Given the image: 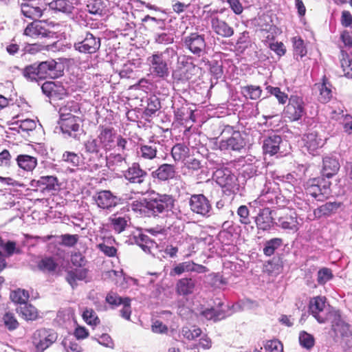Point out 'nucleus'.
<instances>
[{
    "label": "nucleus",
    "mask_w": 352,
    "mask_h": 352,
    "mask_svg": "<svg viewBox=\"0 0 352 352\" xmlns=\"http://www.w3.org/2000/svg\"><path fill=\"white\" fill-rule=\"evenodd\" d=\"M276 192L270 191V187L265 186L261 195L256 199L249 203V208L252 210V213H256V216L252 217L258 230L263 231L271 228L273 218L272 210L265 206L266 202L272 201L276 197Z\"/></svg>",
    "instance_id": "f257e3e1"
},
{
    "label": "nucleus",
    "mask_w": 352,
    "mask_h": 352,
    "mask_svg": "<svg viewBox=\"0 0 352 352\" xmlns=\"http://www.w3.org/2000/svg\"><path fill=\"white\" fill-rule=\"evenodd\" d=\"M177 56L176 51L167 47L164 51L154 52L146 58L150 74L155 78L166 80L170 76L172 59Z\"/></svg>",
    "instance_id": "f03ea898"
},
{
    "label": "nucleus",
    "mask_w": 352,
    "mask_h": 352,
    "mask_svg": "<svg viewBox=\"0 0 352 352\" xmlns=\"http://www.w3.org/2000/svg\"><path fill=\"white\" fill-rule=\"evenodd\" d=\"M54 60L36 62L22 69L21 74L28 81L39 83L46 78L54 79L62 76Z\"/></svg>",
    "instance_id": "7ed1b4c3"
},
{
    "label": "nucleus",
    "mask_w": 352,
    "mask_h": 352,
    "mask_svg": "<svg viewBox=\"0 0 352 352\" xmlns=\"http://www.w3.org/2000/svg\"><path fill=\"white\" fill-rule=\"evenodd\" d=\"M97 138L102 150L107 153L112 151L127 150L130 140L117 133L111 126H100Z\"/></svg>",
    "instance_id": "20e7f679"
},
{
    "label": "nucleus",
    "mask_w": 352,
    "mask_h": 352,
    "mask_svg": "<svg viewBox=\"0 0 352 352\" xmlns=\"http://www.w3.org/2000/svg\"><path fill=\"white\" fill-rule=\"evenodd\" d=\"M174 199L171 195L166 194H154L148 199H144V203H133V210H143L146 208L153 214L157 215L171 210L174 206Z\"/></svg>",
    "instance_id": "39448f33"
},
{
    "label": "nucleus",
    "mask_w": 352,
    "mask_h": 352,
    "mask_svg": "<svg viewBox=\"0 0 352 352\" xmlns=\"http://www.w3.org/2000/svg\"><path fill=\"white\" fill-rule=\"evenodd\" d=\"M222 139L219 142L221 151H232L241 152L245 149L246 141L243 135L233 126L226 125L221 132Z\"/></svg>",
    "instance_id": "423d86ee"
},
{
    "label": "nucleus",
    "mask_w": 352,
    "mask_h": 352,
    "mask_svg": "<svg viewBox=\"0 0 352 352\" xmlns=\"http://www.w3.org/2000/svg\"><path fill=\"white\" fill-rule=\"evenodd\" d=\"M182 45L194 56L201 58L207 53V43L206 36L198 32H192L182 38Z\"/></svg>",
    "instance_id": "0eeeda50"
},
{
    "label": "nucleus",
    "mask_w": 352,
    "mask_h": 352,
    "mask_svg": "<svg viewBox=\"0 0 352 352\" xmlns=\"http://www.w3.org/2000/svg\"><path fill=\"white\" fill-rule=\"evenodd\" d=\"M216 182L222 188L227 195L236 194L239 184L236 176L229 168H219L214 173Z\"/></svg>",
    "instance_id": "6e6552de"
},
{
    "label": "nucleus",
    "mask_w": 352,
    "mask_h": 352,
    "mask_svg": "<svg viewBox=\"0 0 352 352\" xmlns=\"http://www.w3.org/2000/svg\"><path fill=\"white\" fill-rule=\"evenodd\" d=\"M101 46V38L90 32L86 31L74 43V48L79 53L94 54L98 52Z\"/></svg>",
    "instance_id": "1a4fd4ad"
},
{
    "label": "nucleus",
    "mask_w": 352,
    "mask_h": 352,
    "mask_svg": "<svg viewBox=\"0 0 352 352\" xmlns=\"http://www.w3.org/2000/svg\"><path fill=\"white\" fill-rule=\"evenodd\" d=\"M223 12V10L210 9L207 11V17L210 21L211 30L214 34L222 38H230L234 34V30L226 21L218 16L217 14Z\"/></svg>",
    "instance_id": "9d476101"
},
{
    "label": "nucleus",
    "mask_w": 352,
    "mask_h": 352,
    "mask_svg": "<svg viewBox=\"0 0 352 352\" xmlns=\"http://www.w3.org/2000/svg\"><path fill=\"white\" fill-rule=\"evenodd\" d=\"M58 338V333L52 329L41 328L36 330L32 336V344L36 352H43Z\"/></svg>",
    "instance_id": "9b49d317"
},
{
    "label": "nucleus",
    "mask_w": 352,
    "mask_h": 352,
    "mask_svg": "<svg viewBox=\"0 0 352 352\" xmlns=\"http://www.w3.org/2000/svg\"><path fill=\"white\" fill-rule=\"evenodd\" d=\"M22 14L34 21L42 17L48 12L46 0H28L21 4Z\"/></svg>",
    "instance_id": "f8f14e48"
},
{
    "label": "nucleus",
    "mask_w": 352,
    "mask_h": 352,
    "mask_svg": "<svg viewBox=\"0 0 352 352\" xmlns=\"http://www.w3.org/2000/svg\"><path fill=\"white\" fill-rule=\"evenodd\" d=\"M102 149L98 138H89L83 143L85 158H88L89 161L97 167L102 166V160H104V153Z\"/></svg>",
    "instance_id": "ddd939ff"
},
{
    "label": "nucleus",
    "mask_w": 352,
    "mask_h": 352,
    "mask_svg": "<svg viewBox=\"0 0 352 352\" xmlns=\"http://www.w3.org/2000/svg\"><path fill=\"white\" fill-rule=\"evenodd\" d=\"M285 118L292 122L300 120L305 115V102L302 98L292 95L288 99V104L283 111Z\"/></svg>",
    "instance_id": "4468645a"
},
{
    "label": "nucleus",
    "mask_w": 352,
    "mask_h": 352,
    "mask_svg": "<svg viewBox=\"0 0 352 352\" xmlns=\"http://www.w3.org/2000/svg\"><path fill=\"white\" fill-rule=\"evenodd\" d=\"M49 25L45 21H34L27 25L24 35L34 39L51 38L56 37V33L48 28Z\"/></svg>",
    "instance_id": "2eb2a0df"
},
{
    "label": "nucleus",
    "mask_w": 352,
    "mask_h": 352,
    "mask_svg": "<svg viewBox=\"0 0 352 352\" xmlns=\"http://www.w3.org/2000/svg\"><path fill=\"white\" fill-rule=\"evenodd\" d=\"M189 206L192 212L203 217H208L212 213L210 201L203 194L192 195L189 199Z\"/></svg>",
    "instance_id": "dca6fc26"
},
{
    "label": "nucleus",
    "mask_w": 352,
    "mask_h": 352,
    "mask_svg": "<svg viewBox=\"0 0 352 352\" xmlns=\"http://www.w3.org/2000/svg\"><path fill=\"white\" fill-rule=\"evenodd\" d=\"M331 183L323 178H313L309 179L305 186V191L318 200H321L325 195L329 194Z\"/></svg>",
    "instance_id": "f3484780"
},
{
    "label": "nucleus",
    "mask_w": 352,
    "mask_h": 352,
    "mask_svg": "<svg viewBox=\"0 0 352 352\" xmlns=\"http://www.w3.org/2000/svg\"><path fill=\"white\" fill-rule=\"evenodd\" d=\"M81 123L82 120L80 117H72L70 118H65L63 121H58L62 133L67 137L72 138L75 140H79L83 131Z\"/></svg>",
    "instance_id": "a211bd4d"
},
{
    "label": "nucleus",
    "mask_w": 352,
    "mask_h": 352,
    "mask_svg": "<svg viewBox=\"0 0 352 352\" xmlns=\"http://www.w3.org/2000/svg\"><path fill=\"white\" fill-rule=\"evenodd\" d=\"M98 208L111 211L121 201V198L114 195L110 190H100L93 197Z\"/></svg>",
    "instance_id": "6ab92c4d"
},
{
    "label": "nucleus",
    "mask_w": 352,
    "mask_h": 352,
    "mask_svg": "<svg viewBox=\"0 0 352 352\" xmlns=\"http://www.w3.org/2000/svg\"><path fill=\"white\" fill-rule=\"evenodd\" d=\"M326 298L316 296L309 302V311L319 323H324L327 320L328 311L326 309Z\"/></svg>",
    "instance_id": "aec40b11"
},
{
    "label": "nucleus",
    "mask_w": 352,
    "mask_h": 352,
    "mask_svg": "<svg viewBox=\"0 0 352 352\" xmlns=\"http://www.w3.org/2000/svg\"><path fill=\"white\" fill-rule=\"evenodd\" d=\"M129 150L127 147V150L114 151L115 152L110 153L109 155H104L102 164L105 162L107 167L111 170H119L120 168L125 167L126 165V151Z\"/></svg>",
    "instance_id": "412c9836"
},
{
    "label": "nucleus",
    "mask_w": 352,
    "mask_h": 352,
    "mask_svg": "<svg viewBox=\"0 0 352 352\" xmlns=\"http://www.w3.org/2000/svg\"><path fill=\"white\" fill-rule=\"evenodd\" d=\"M147 173L143 170L140 164L133 162L126 170L123 172V176L131 184H142L147 177Z\"/></svg>",
    "instance_id": "4be33fe9"
},
{
    "label": "nucleus",
    "mask_w": 352,
    "mask_h": 352,
    "mask_svg": "<svg viewBox=\"0 0 352 352\" xmlns=\"http://www.w3.org/2000/svg\"><path fill=\"white\" fill-rule=\"evenodd\" d=\"M163 144L158 140H150L146 144H140L138 151V155L144 160H152L157 157L159 150Z\"/></svg>",
    "instance_id": "5701e85b"
},
{
    "label": "nucleus",
    "mask_w": 352,
    "mask_h": 352,
    "mask_svg": "<svg viewBox=\"0 0 352 352\" xmlns=\"http://www.w3.org/2000/svg\"><path fill=\"white\" fill-rule=\"evenodd\" d=\"M177 174L176 167L173 164H162L151 173V177L160 182H168L173 179Z\"/></svg>",
    "instance_id": "b1692460"
},
{
    "label": "nucleus",
    "mask_w": 352,
    "mask_h": 352,
    "mask_svg": "<svg viewBox=\"0 0 352 352\" xmlns=\"http://www.w3.org/2000/svg\"><path fill=\"white\" fill-rule=\"evenodd\" d=\"M340 164L338 159L333 155H326L322 158V176L328 179L337 174L340 170Z\"/></svg>",
    "instance_id": "393cba45"
},
{
    "label": "nucleus",
    "mask_w": 352,
    "mask_h": 352,
    "mask_svg": "<svg viewBox=\"0 0 352 352\" xmlns=\"http://www.w3.org/2000/svg\"><path fill=\"white\" fill-rule=\"evenodd\" d=\"M48 11L53 10L55 12H62L67 16L73 15L75 9L74 0H46Z\"/></svg>",
    "instance_id": "a878e982"
},
{
    "label": "nucleus",
    "mask_w": 352,
    "mask_h": 352,
    "mask_svg": "<svg viewBox=\"0 0 352 352\" xmlns=\"http://www.w3.org/2000/svg\"><path fill=\"white\" fill-rule=\"evenodd\" d=\"M217 305V307H211L202 311V316L206 320L214 322L224 319L227 316L226 310L228 307L225 305L221 300L219 301Z\"/></svg>",
    "instance_id": "bb28decb"
},
{
    "label": "nucleus",
    "mask_w": 352,
    "mask_h": 352,
    "mask_svg": "<svg viewBox=\"0 0 352 352\" xmlns=\"http://www.w3.org/2000/svg\"><path fill=\"white\" fill-rule=\"evenodd\" d=\"M282 138L279 135L273 134L265 138L263 141L262 148L263 153L272 156L276 154L280 150Z\"/></svg>",
    "instance_id": "cd10ccee"
},
{
    "label": "nucleus",
    "mask_w": 352,
    "mask_h": 352,
    "mask_svg": "<svg viewBox=\"0 0 352 352\" xmlns=\"http://www.w3.org/2000/svg\"><path fill=\"white\" fill-rule=\"evenodd\" d=\"M109 1L108 0H87L86 8L91 14L102 16L107 14Z\"/></svg>",
    "instance_id": "c85d7f7f"
},
{
    "label": "nucleus",
    "mask_w": 352,
    "mask_h": 352,
    "mask_svg": "<svg viewBox=\"0 0 352 352\" xmlns=\"http://www.w3.org/2000/svg\"><path fill=\"white\" fill-rule=\"evenodd\" d=\"M305 146L310 154L314 155L318 148H322L324 144L323 140L318 133L314 131L305 135L303 138Z\"/></svg>",
    "instance_id": "c756f323"
},
{
    "label": "nucleus",
    "mask_w": 352,
    "mask_h": 352,
    "mask_svg": "<svg viewBox=\"0 0 352 352\" xmlns=\"http://www.w3.org/2000/svg\"><path fill=\"white\" fill-rule=\"evenodd\" d=\"M142 22L144 28L148 31L156 32L159 30H163L166 28V22L164 19L146 15L142 19Z\"/></svg>",
    "instance_id": "7c9ffc66"
},
{
    "label": "nucleus",
    "mask_w": 352,
    "mask_h": 352,
    "mask_svg": "<svg viewBox=\"0 0 352 352\" xmlns=\"http://www.w3.org/2000/svg\"><path fill=\"white\" fill-rule=\"evenodd\" d=\"M15 160L20 168L28 172L32 171L37 166V159L29 155H19Z\"/></svg>",
    "instance_id": "2f4dec72"
},
{
    "label": "nucleus",
    "mask_w": 352,
    "mask_h": 352,
    "mask_svg": "<svg viewBox=\"0 0 352 352\" xmlns=\"http://www.w3.org/2000/svg\"><path fill=\"white\" fill-rule=\"evenodd\" d=\"M340 206L341 203L340 202H327L314 210V216L318 219L323 216L329 217L331 214L335 213Z\"/></svg>",
    "instance_id": "473e14b6"
},
{
    "label": "nucleus",
    "mask_w": 352,
    "mask_h": 352,
    "mask_svg": "<svg viewBox=\"0 0 352 352\" xmlns=\"http://www.w3.org/2000/svg\"><path fill=\"white\" fill-rule=\"evenodd\" d=\"M41 89L43 93L50 98L55 97L58 95H63L65 93L63 86L57 85L52 81L45 82L41 86Z\"/></svg>",
    "instance_id": "72a5a7b5"
},
{
    "label": "nucleus",
    "mask_w": 352,
    "mask_h": 352,
    "mask_svg": "<svg viewBox=\"0 0 352 352\" xmlns=\"http://www.w3.org/2000/svg\"><path fill=\"white\" fill-rule=\"evenodd\" d=\"M195 287V282L191 278H181L177 283V292L179 295L187 296L192 294Z\"/></svg>",
    "instance_id": "f704fd0d"
},
{
    "label": "nucleus",
    "mask_w": 352,
    "mask_h": 352,
    "mask_svg": "<svg viewBox=\"0 0 352 352\" xmlns=\"http://www.w3.org/2000/svg\"><path fill=\"white\" fill-rule=\"evenodd\" d=\"M134 239L135 243L146 253H151V250L156 245L154 241L144 233L140 232L135 235Z\"/></svg>",
    "instance_id": "c9c22d12"
},
{
    "label": "nucleus",
    "mask_w": 352,
    "mask_h": 352,
    "mask_svg": "<svg viewBox=\"0 0 352 352\" xmlns=\"http://www.w3.org/2000/svg\"><path fill=\"white\" fill-rule=\"evenodd\" d=\"M316 86L320 91L319 101L322 103L328 102L332 98L331 85L324 80L322 83L316 84Z\"/></svg>",
    "instance_id": "e433bc0d"
},
{
    "label": "nucleus",
    "mask_w": 352,
    "mask_h": 352,
    "mask_svg": "<svg viewBox=\"0 0 352 352\" xmlns=\"http://www.w3.org/2000/svg\"><path fill=\"white\" fill-rule=\"evenodd\" d=\"M17 311L27 320H36L38 316L36 307L28 303L19 305L17 307Z\"/></svg>",
    "instance_id": "4c0bfd02"
},
{
    "label": "nucleus",
    "mask_w": 352,
    "mask_h": 352,
    "mask_svg": "<svg viewBox=\"0 0 352 352\" xmlns=\"http://www.w3.org/2000/svg\"><path fill=\"white\" fill-rule=\"evenodd\" d=\"M37 267L43 273H52L56 271L58 264L52 257H45L38 261Z\"/></svg>",
    "instance_id": "58836bf2"
},
{
    "label": "nucleus",
    "mask_w": 352,
    "mask_h": 352,
    "mask_svg": "<svg viewBox=\"0 0 352 352\" xmlns=\"http://www.w3.org/2000/svg\"><path fill=\"white\" fill-rule=\"evenodd\" d=\"M38 182L41 184V192L56 190L58 186L57 177L52 175L42 176L38 179Z\"/></svg>",
    "instance_id": "ea45409f"
},
{
    "label": "nucleus",
    "mask_w": 352,
    "mask_h": 352,
    "mask_svg": "<svg viewBox=\"0 0 352 352\" xmlns=\"http://www.w3.org/2000/svg\"><path fill=\"white\" fill-rule=\"evenodd\" d=\"M283 245V239L274 238L267 241L264 244L263 253L267 256L273 255L275 251Z\"/></svg>",
    "instance_id": "a19ab883"
},
{
    "label": "nucleus",
    "mask_w": 352,
    "mask_h": 352,
    "mask_svg": "<svg viewBox=\"0 0 352 352\" xmlns=\"http://www.w3.org/2000/svg\"><path fill=\"white\" fill-rule=\"evenodd\" d=\"M112 242H116L114 239H108L104 243L97 245V248L107 256H116L117 254V249L112 245H109L112 244Z\"/></svg>",
    "instance_id": "79ce46f5"
},
{
    "label": "nucleus",
    "mask_w": 352,
    "mask_h": 352,
    "mask_svg": "<svg viewBox=\"0 0 352 352\" xmlns=\"http://www.w3.org/2000/svg\"><path fill=\"white\" fill-rule=\"evenodd\" d=\"M129 218L127 217H117L114 215L111 218V223L113 230L118 234L123 232L128 225Z\"/></svg>",
    "instance_id": "37998d69"
},
{
    "label": "nucleus",
    "mask_w": 352,
    "mask_h": 352,
    "mask_svg": "<svg viewBox=\"0 0 352 352\" xmlns=\"http://www.w3.org/2000/svg\"><path fill=\"white\" fill-rule=\"evenodd\" d=\"M242 94L248 98L256 100L262 94V89L259 86L247 85L242 88Z\"/></svg>",
    "instance_id": "c03bdc74"
},
{
    "label": "nucleus",
    "mask_w": 352,
    "mask_h": 352,
    "mask_svg": "<svg viewBox=\"0 0 352 352\" xmlns=\"http://www.w3.org/2000/svg\"><path fill=\"white\" fill-rule=\"evenodd\" d=\"M161 104L159 99L155 97H151L148 99L147 106L144 109V114L145 116H153L160 109Z\"/></svg>",
    "instance_id": "a18cd8bd"
},
{
    "label": "nucleus",
    "mask_w": 352,
    "mask_h": 352,
    "mask_svg": "<svg viewBox=\"0 0 352 352\" xmlns=\"http://www.w3.org/2000/svg\"><path fill=\"white\" fill-rule=\"evenodd\" d=\"M277 224L285 230H297L298 222L296 217L292 216H285L280 217L278 220Z\"/></svg>",
    "instance_id": "49530a36"
},
{
    "label": "nucleus",
    "mask_w": 352,
    "mask_h": 352,
    "mask_svg": "<svg viewBox=\"0 0 352 352\" xmlns=\"http://www.w3.org/2000/svg\"><path fill=\"white\" fill-rule=\"evenodd\" d=\"M332 328L335 332L340 333L342 340L352 335V332L350 331V326L341 320L333 322Z\"/></svg>",
    "instance_id": "de8ad7c7"
},
{
    "label": "nucleus",
    "mask_w": 352,
    "mask_h": 352,
    "mask_svg": "<svg viewBox=\"0 0 352 352\" xmlns=\"http://www.w3.org/2000/svg\"><path fill=\"white\" fill-rule=\"evenodd\" d=\"M79 111L80 107L78 104L74 101H69L60 107L58 113L60 118H64L68 116V113H78Z\"/></svg>",
    "instance_id": "09e8293b"
},
{
    "label": "nucleus",
    "mask_w": 352,
    "mask_h": 352,
    "mask_svg": "<svg viewBox=\"0 0 352 352\" xmlns=\"http://www.w3.org/2000/svg\"><path fill=\"white\" fill-rule=\"evenodd\" d=\"M265 89L269 95L274 96L281 104H285L289 99L287 95L285 92L281 91L279 87L267 85Z\"/></svg>",
    "instance_id": "8fccbe9b"
},
{
    "label": "nucleus",
    "mask_w": 352,
    "mask_h": 352,
    "mask_svg": "<svg viewBox=\"0 0 352 352\" xmlns=\"http://www.w3.org/2000/svg\"><path fill=\"white\" fill-rule=\"evenodd\" d=\"M10 298L12 302L23 305V303H27L29 298V294L24 289H17L13 291L10 294Z\"/></svg>",
    "instance_id": "3c124183"
},
{
    "label": "nucleus",
    "mask_w": 352,
    "mask_h": 352,
    "mask_svg": "<svg viewBox=\"0 0 352 352\" xmlns=\"http://www.w3.org/2000/svg\"><path fill=\"white\" fill-rule=\"evenodd\" d=\"M250 208L247 206L243 205L238 208L236 213L239 217V221L244 225L251 223L252 217L250 215Z\"/></svg>",
    "instance_id": "603ef678"
},
{
    "label": "nucleus",
    "mask_w": 352,
    "mask_h": 352,
    "mask_svg": "<svg viewBox=\"0 0 352 352\" xmlns=\"http://www.w3.org/2000/svg\"><path fill=\"white\" fill-rule=\"evenodd\" d=\"M298 339L300 346L306 349H311L314 346V336L306 331H301L299 333Z\"/></svg>",
    "instance_id": "864d4df0"
},
{
    "label": "nucleus",
    "mask_w": 352,
    "mask_h": 352,
    "mask_svg": "<svg viewBox=\"0 0 352 352\" xmlns=\"http://www.w3.org/2000/svg\"><path fill=\"white\" fill-rule=\"evenodd\" d=\"M294 52L295 56L302 58L307 54V50L304 45V41L300 37L293 38Z\"/></svg>",
    "instance_id": "5fc2aeb1"
},
{
    "label": "nucleus",
    "mask_w": 352,
    "mask_h": 352,
    "mask_svg": "<svg viewBox=\"0 0 352 352\" xmlns=\"http://www.w3.org/2000/svg\"><path fill=\"white\" fill-rule=\"evenodd\" d=\"M0 248L3 250L7 256H11L14 254H20V249L16 247V243L12 241H3L0 245Z\"/></svg>",
    "instance_id": "6e6d98bb"
},
{
    "label": "nucleus",
    "mask_w": 352,
    "mask_h": 352,
    "mask_svg": "<svg viewBox=\"0 0 352 352\" xmlns=\"http://www.w3.org/2000/svg\"><path fill=\"white\" fill-rule=\"evenodd\" d=\"M340 63L344 72V76L347 78L352 79V59L347 54H342Z\"/></svg>",
    "instance_id": "4d7b16f0"
},
{
    "label": "nucleus",
    "mask_w": 352,
    "mask_h": 352,
    "mask_svg": "<svg viewBox=\"0 0 352 352\" xmlns=\"http://www.w3.org/2000/svg\"><path fill=\"white\" fill-rule=\"evenodd\" d=\"M187 150L186 146L182 144H175L171 149V155L175 162L182 160L185 157Z\"/></svg>",
    "instance_id": "13d9d810"
},
{
    "label": "nucleus",
    "mask_w": 352,
    "mask_h": 352,
    "mask_svg": "<svg viewBox=\"0 0 352 352\" xmlns=\"http://www.w3.org/2000/svg\"><path fill=\"white\" fill-rule=\"evenodd\" d=\"M82 318L89 325L96 326L100 323V319L92 309H86L82 313Z\"/></svg>",
    "instance_id": "bf43d9fd"
},
{
    "label": "nucleus",
    "mask_w": 352,
    "mask_h": 352,
    "mask_svg": "<svg viewBox=\"0 0 352 352\" xmlns=\"http://www.w3.org/2000/svg\"><path fill=\"white\" fill-rule=\"evenodd\" d=\"M3 321L5 327L9 331H13L18 328L19 322L16 319L14 314L7 312L3 316Z\"/></svg>",
    "instance_id": "052dcab7"
},
{
    "label": "nucleus",
    "mask_w": 352,
    "mask_h": 352,
    "mask_svg": "<svg viewBox=\"0 0 352 352\" xmlns=\"http://www.w3.org/2000/svg\"><path fill=\"white\" fill-rule=\"evenodd\" d=\"M201 333V330L199 328H194L192 330L188 327H184L182 329L179 337L186 338L188 340H192L198 338Z\"/></svg>",
    "instance_id": "680f3d73"
},
{
    "label": "nucleus",
    "mask_w": 352,
    "mask_h": 352,
    "mask_svg": "<svg viewBox=\"0 0 352 352\" xmlns=\"http://www.w3.org/2000/svg\"><path fill=\"white\" fill-rule=\"evenodd\" d=\"M333 277L331 270L323 267L318 272L317 281L319 285H324Z\"/></svg>",
    "instance_id": "e2e57ef3"
},
{
    "label": "nucleus",
    "mask_w": 352,
    "mask_h": 352,
    "mask_svg": "<svg viewBox=\"0 0 352 352\" xmlns=\"http://www.w3.org/2000/svg\"><path fill=\"white\" fill-rule=\"evenodd\" d=\"M62 160L63 161L70 164L73 167L78 166L80 164V157L78 155V154L70 151L64 152L62 156Z\"/></svg>",
    "instance_id": "0e129e2a"
},
{
    "label": "nucleus",
    "mask_w": 352,
    "mask_h": 352,
    "mask_svg": "<svg viewBox=\"0 0 352 352\" xmlns=\"http://www.w3.org/2000/svg\"><path fill=\"white\" fill-rule=\"evenodd\" d=\"M185 272H191V261L182 262L174 267L170 272V276L181 275Z\"/></svg>",
    "instance_id": "69168bd1"
},
{
    "label": "nucleus",
    "mask_w": 352,
    "mask_h": 352,
    "mask_svg": "<svg viewBox=\"0 0 352 352\" xmlns=\"http://www.w3.org/2000/svg\"><path fill=\"white\" fill-rule=\"evenodd\" d=\"M210 72L212 76L217 80L220 79L223 75V66L217 60L210 63Z\"/></svg>",
    "instance_id": "338daca9"
},
{
    "label": "nucleus",
    "mask_w": 352,
    "mask_h": 352,
    "mask_svg": "<svg viewBox=\"0 0 352 352\" xmlns=\"http://www.w3.org/2000/svg\"><path fill=\"white\" fill-rule=\"evenodd\" d=\"M265 349L266 352H283V346L278 340L267 341Z\"/></svg>",
    "instance_id": "774afa93"
}]
</instances>
